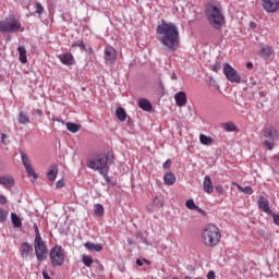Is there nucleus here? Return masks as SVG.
I'll return each instance as SVG.
<instances>
[{
    "label": "nucleus",
    "instance_id": "nucleus-49",
    "mask_svg": "<svg viewBox=\"0 0 279 279\" xmlns=\"http://www.w3.org/2000/svg\"><path fill=\"white\" fill-rule=\"evenodd\" d=\"M8 138V135H5V133L1 134V143H3L5 145V140Z\"/></svg>",
    "mask_w": 279,
    "mask_h": 279
},
{
    "label": "nucleus",
    "instance_id": "nucleus-4",
    "mask_svg": "<svg viewBox=\"0 0 279 279\" xmlns=\"http://www.w3.org/2000/svg\"><path fill=\"white\" fill-rule=\"evenodd\" d=\"M221 241V230L216 225H206L202 231V242L207 247H216Z\"/></svg>",
    "mask_w": 279,
    "mask_h": 279
},
{
    "label": "nucleus",
    "instance_id": "nucleus-30",
    "mask_svg": "<svg viewBox=\"0 0 279 279\" xmlns=\"http://www.w3.org/2000/svg\"><path fill=\"white\" fill-rule=\"evenodd\" d=\"M199 141H201L202 145H210L213 143V138L208 137L204 134L199 135Z\"/></svg>",
    "mask_w": 279,
    "mask_h": 279
},
{
    "label": "nucleus",
    "instance_id": "nucleus-38",
    "mask_svg": "<svg viewBox=\"0 0 279 279\" xmlns=\"http://www.w3.org/2000/svg\"><path fill=\"white\" fill-rule=\"evenodd\" d=\"M35 8H36V10H35L36 14H40L44 11L43 4H40L38 2L35 4Z\"/></svg>",
    "mask_w": 279,
    "mask_h": 279
},
{
    "label": "nucleus",
    "instance_id": "nucleus-37",
    "mask_svg": "<svg viewBox=\"0 0 279 279\" xmlns=\"http://www.w3.org/2000/svg\"><path fill=\"white\" fill-rule=\"evenodd\" d=\"M33 228L35 230V239H43L40 235V230H38V225L34 223Z\"/></svg>",
    "mask_w": 279,
    "mask_h": 279
},
{
    "label": "nucleus",
    "instance_id": "nucleus-39",
    "mask_svg": "<svg viewBox=\"0 0 279 279\" xmlns=\"http://www.w3.org/2000/svg\"><path fill=\"white\" fill-rule=\"evenodd\" d=\"M211 71H214L215 73H219V71H221V65L219 64H213L211 65Z\"/></svg>",
    "mask_w": 279,
    "mask_h": 279
},
{
    "label": "nucleus",
    "instance_id": "nucleus-40",
    "mask_svg": "<svg viewBox=\"0 0 279 279\" xmlns=\"http://www.w3.org/2000/svg\"><path fill=\"white\" fill-rule=\"evenodd\" d=\"M108 173H110V170H107L105 173H100L102 178H105L106 182L110 184V177H108Z\"/></svg>",
    "mask_w": 279,
    "mask_h": 279
},
{
    "label": "nucleus",
    "instance_id": "nucleus-13",
    "mask_svg": "<svg viewBox=\"0 0 279 279\" xmlns=\"http://www.w3.org/2000/svg\"><path fill=\"white\" fill-rule=\"evenodd\" d=\"M34 253V247L27 242L22 243L20 248V254L22 258H29L32 254Z\"/></svg>",
    "mask_w": 279,
    "mask_h": 279
},
{
    "label": "nucleus",
    "instance_id": "nucleus-34",
    "mask_svg": "<svg viewBox=\"0 0 279 279\" xmlns=\"http://www.w3.org/2000/svg\"><path fill=\"white\" fill-rule=\"evenodd\" d=\"M8 210L0 208V223H3L8 219Z\"/></svg>",
    "mask_w": 279,
    "mask_h": 279
},
{
    "label": "nucleus",
    "instance_id": "nucleus-36",
    "mask_svg": "<svg viewBox=\"0 0 279 279\" xmlns=\"http://www.w3.org/2000/svg\"><path fill=\"white\" fill-rule=\"evenodd\" d=\"M72 47H80V49H86V45L84 44V40H76L72 44Z\"/></svg>",
    "mask_w": 279,
    "mask_h": 279
},
{
    "label": "nucleus",
    "instance_id": "nucleus-44",
    "mask_svg": "<svg viewBox=\"0 0 279 279\" xmlns=\"http://www.w3.org/2000/svg\"><path fill=\"white\" fill-rule=\"evenodd\" d=\"M56 186L57 189H62V186H64V180H59L57 183H56Z\"/></svg>",
    "mask_w": 279,
    "mask_h": 279
},
{
    "label": "nucleus",
    "instance_id": "nucleus-55",
    "mask_svg": "<svg viewBox=\"0 0 279 279\" xmlns=\"http://www.w3.org/2000/svg\"><path fill=\"white\" fill-rule=\"evenodd\" d=\"M267 94L263 90L259 92V97H265Z\"/></svg>",
    "mask_w": 279,
    "mask_h": 279
},
{
    "label": "nucleus",
    "instance_id": "nucleus-26",
    "mask_svg": "<svg viewBox=\"0 0 279 279\" xmlns=\"http://www.w3.org/2000/svg\"><path fill=\"white\" fill-rule=\"evenodd\" d=\"M221 128L225 132H236V124L234 122H225L221 124Z\"/></svg>",
    "mask_w": 279,
    "mask_h": 279
},
{
    "label": "nucleus",
    "instance_id": "nucleus-24",
    "mask_svg": "<svg viewBox=\"0 0 279 279\" xmlns=\"http://www.w3.org/2000/svg\"><path fill=\"white\" fill-rule=\"evenodd\" d=\"M138 106L142 110H145L146 112L151 111V102H149V100L145 98L140 99Z\"/></svg>",
    "mask_w": 279,
    "mask_h": 279
},
{
    "label": "nucleus",
    "instance_id": "nucleus-45",
    "mask_svg": "<svg viewBox=\"0 0 279 279\" xmlns=\"http://www.w3.org/2000/svg\"><path fill=\"white\" fill-rule=\"evenodd\" d=\"M272 219H274L276 226H279V215L272 214Z\"/></svg>",
    "mask_w": 279,
    "mask_h": 279
},
{
    "label": "nucleus",
    "instance_id": "nucleus-35",
    "mask_svg": "<svg viewBox=\"0 0 279 279\" xmlns=\"http://www.w3.org/2000/svg\"><path fill=\"white\" fill-rule=\"evenodd\" d=\"M185 206L189 208V210H195V208H197V205H195V201H193V198L186 201Z\"/></svg>",
    "mask_w": 279,
    "mask_h": 279
},
{
    "label": "nucleus",
    "instance_id": "nucleus-15",
    "mask_svg": "<svg viewBox=\"0 0 279 279\" xmlns=\"http://www.w3.org/2000/svg\"><path fill=\"white\" fill-rule=\"evenodd\" d=\"M59 60L62 62V64H65L66 66H72V64H75V59L71 53L59 54Z\"/></svg>",
    "mask_w": 279,
    "mask_h": 279
},
{
    "label": "nucleus",
    "instance_id": "nucleus-10",
    "mask_svg": "<svg viewBox=\"0 0 279 279\" xmlns=\"http://www.w3.org/2000/svg\"><path fill=\"white\" fill-rule=\"evenodd\" d=\"M21 158L23 167L25 168V171L28 175V178H34V180H38V174L36 173V170L32 167V163L29 162V157H27V154L24 151H21Z\"/></svg>",
    "mask_w": 279,
    "mask_h": 279
},
{
    "label": "nucleus",
    "instance_id": "nucleus-32",
    "mask_svg": "<svg viewBox=\"0 0 279 279\" xmlns=\"http://www.w3.org/2000/svg\"><path fill=\"white\" fill-rule=\"evenodd\" d=\"M94 213L97 215V217H104V205L97 204L95 206Z\"/></svg>",
    "mask_w": 279,
    "mask_h": 279
},
{
    "label": "nucleus",
    "instance_id": "nucleus-21",
    "mask_svg": "<svg viewBox=\"0 0 279 279\" xmlns=\"http://www.w3.org/2000/svg\"><path fill=\"white\" fill-rule=\"evenodd\" d=\"M17 51L20 53V62L27 64V50L24 46H19Z\"/></svg>",
    "mask_w": 279,
    "mask_h": 279
},
{
    "label": "nucleus",
    "instance_id": "nucleus-51",
    "mask_svg": "<svg viewBox=\"0 0 279 279\" xmlns=\"http://www.w3.org/2000/svg\"><path fill=\"white\" fill-rule=\"evenodd\" d=\"M246 69H254V63L247 62L246 63Z\"/></svg>",
    "mask_w": 279,
    "mask_h": 279
},
{
    "label": "nucleus",
    "instance_id": "nucleus-31",
    "mask_svg": "<svg viewBox=\"0 0 279 279\" xmlns=\"http://www.w3.org/2000/svg\"><path fill=\"white\" fill-rule=\"evenodd\" d=\"M239 191H241V193H245L246 195H252V193H254V190H252V186H241V185H236Z\"/></svg>",
    "mask_w": 279,
    "mask_h": 279
},
{
    "label": "nucleus",
    "instance_id": "nucleus-8",
    "mask_svg": "<svg viewBox=\"0 0 279 279\" xmlns=\"http://www.w3.org/2000/svg\"><path fill=\"white\" fill-rule=\"evenodd\" d=\"M222 69L228 82H231L232 84H241V75H239V72L234 70L230 63H223Z\"/></svg>",
    "mask_w": 279,
    "mask_h": 279
},
{
    "label": "nucleus",
    "instance_id": "nucleus-57",
    "mask_svg": "<svg viewBox=\"0 0 279 279\" xmlns=\"http://www.w3.org/2000/svg\"><path fill=\"white\" fill-rule=\"evenodd\" d=\"M172 80H178V76H175V74H173Z\"/></svg>",
    "mask_w": 279,
    "mask_h": 279
},
{
    "label": "nucleus",
    "instance_id": "nucleus-18",
    "mask_svg": "<svg viewBox=\"0 0 279 279\" xmlns=\"http://www.w3.org/2000/svg\"><path fill=\"white\" fill-rule=\"evenodd\" d=\"M272 54L274 50L269 46H264L259 51V56L260 58H264V60H269V58H271Z\"/></svg>",
    "mask_w": 279,
    "mask_h": 279
},
{
    "label": "nucleus",
    "instance_id": "nucleus-5",
    "mask_svg": "<svg viewBox=\"0 0 279 279\" xmlns=\"http://www.w3.org/2000/svg\"><path fill=\"white\" fill-rule=\"evenodd\" d=\"M0 32L2 34H14L16 32H25L21 20L16 19L14 15L7 17L3 21H0Z\"/></svg>",
    "mask_w": 279,
    "mask_h": 279
},
{
    "label": "nucleus",
    "instance_id": "nucleus-54",
    "mask_svg": "<svg viewBox=\"0 0 279 279\" xmlns=\"http://www.w3.org/2000/svg\"><path fill=\"white\" fill-rule=\"evenodd\" d=\"M128 243H129V245H132V243H134V240H132L131 238H128Z\"/></svg>",
    "mask_w": 279,
    "mask_h": 279
},
{
    "label": "nucleus",
    "instance_id": "nucleus-1",
    "mask_svg": "<svg viewBox=\"0 0 279 279\" xmlns=\"http://www.w3.org/2000/svg\"><path fill=\"white\" fill-rule=\"evenodd\" d=\"M156 34L159 43L167 51L171 53L178 51L180 47V28L175 23L162 20L161 23L157 25Z\"/></svg>",
    "mask_w": 279,
    "mask_h": 279
},
{
    "label": "nucleus",
    "instance_id": "nucleus-56",
    "mask_svg": "<svg viewBox=\"0 0 279 279\" xmlns=\"http://www.w3.org/2000/svg\"><path fill=\"white\" fill-rule=\"evenodd\" d=\"M250 27H252V28L254 29V27H256V23L251 22V23H250Z\"/></svg>",
    "mask_w": 279,
    "mask_h": 279
},
{
    "label": "nucleus",
    "instance_id": "nucleus-19",
    "mask_svg": "<svg viewBox=\"0 0 279 279\" xmlns=\"http://www.w3.org/2000/svg\"><path fill=\"white\" fill-rule=\"evenodd\" d=\"M203 189H204L205 193H213L215 187H213V180L210 179L209 175H206L204 178Z\"/></svg>",
    "mask_w": 279,
    "mask_h": 279
},
{
    "label": "nucleus",
    "instance_id": "nucleus-29",
    "mask_svg": "<svg viewBox=\"0 0 279 279\" xmlns=\"http://www.w3.org/2000/svg\"><path fill=\"white\" fill-rule=\"evenodd\" d=\"M66 129L69 130V132H72V134H76V132H80V125H77L76 123L68 122Z\"/></svg>",
    "mask_w": 279,
    "mask_h": 279
},
{
    "label": "nucleus",
    "instance_id": "nucleus-17",
    "mask_svg": "<svg viewBox=\"0 0 279 279\" xmlns=\"http://www.w3.org/2000/svg\"><path fill=\"white\" fill-rule=\"evenodd\" d=\"M47 178L50 182H56V178H58V165H52L49 167Z\"/></svg>",
    "mask_w": 279,
    "mask_h": 279
},
{
    "label": "nucleus",
    "instance_id": "nucleus-52",
    "mask_svg": "<svg viewBox=\"0 0 279 279\" xmlns=\"http://www.w3.org/2000/svg\"><path fill=\"white\" fill-rule=\"evenodd\" d=\"M136 265H137L138 267H143V260L136 259Z\"/></svg>",
    "mask_w": 279,
    "mask_h": 279
},
{
    "label": "nucleus",
    "instance_id": "nucleus-22",
    "mask_svg": "<svg viewBox=\"0 0 279 279\" xmlns=\"http://www.w3.org/2000/svg\"><path fill=\"white\" fill-rule=\"evenodd\" d=\"M163 182L168 186H172V184H175V174H173L172 172H167L163 175Z\"/></svg>",
    "mask_w": 279,
    "mask_h": 279
},
{
    "label": "nucleus",
    "instance_id": "nucleus-9",
    "mask_svg": "<svg viewBox=\"0 0 279 279\" xmlns=\"http://www.w3.org/2000/svg\"><path fill=\"white\" fill-rule=\"evenodd\" d=\"M264 137L268 138L264 141V147L271 151V149H274V141L278 138V131H276L274 126H268L264 130Z\"/></svg>",
    "mask_w": 279,
    "mask_h": 279
},
{
    "label": "nucleus",
    "instance_id": "nucleus-28",
    "mask_svg": "<svg viewBox=\"0 0 279 279\" xmlns=\"http://www.w3.org/2000/svg\"><path fill=\"white\" fill-rule=\"evenodd\" d=\"M19 123H21L22 125H27V123H29V116H27L23 111H20V113H19Z\"/></svg>",
    "mask_w": 279,
    "mask_h": 279
},
{
    "label": "nucleus",
    "instance_id": "nucleus-27",
    "mask_svg": "<svg viewBox=\"0 0 279 279\" xmlns=\"http://www.w3.org/2000/svg\"><path fill=\"white\" fill-rule=\"evenodd\" d=\"M11 220L15 228H21L23 226V221H21V218L19 217V215L14 213L11 214Z\"/></svg>",
    "mask_w": 279,
    "mask_h": 279
},
{
    "label": "nucleus",
    "instance_id": "nucleus-6",
    "mask_svg": "<svg viewBox=\"0 0 279 279\" xmlns=\"http://www.w3.org/2000/svg\"><path fill=\"white\" fill-rule=\"evenodd\" d=\"M66 255L62 248V245L57 244L50 250V264L52 267H62Z\"/></svg>",
    "mask_w": 279,
    "mask_h": 279
},
{
    "label": "nucleus",
    "instance_id": "nucleus-48",
    "mask_svg": "<svg viewBox=\"0 0 279 279\" xmlns=\"http://www.w3.org/2000/svg\"><path fill=\"white\" fill-rule=\"evenodd\" d=\"M216 191H217V193L223 194V186L217 185V186H216Z\"/></svg>",
    "mask_w": 279,
    "mask_h": 279
},
{
    "label": "nucleus",
    "instance_id": "nucleus-2",
    "mask_svg": "<svg viewBox=\"0 0 279 279\" xmlns=\"http://www.w3.org/2000/svg\"><path fill=\"white\" fill-rule=\"evenodd\" d=\"M114 162V157L110 153H96L92 155L87 161L86 166L93 171H98L99 173H106L110 171V165Z\"/></svg>",
    "mask_w": 279,
    "mask_h": 279
},
{
    "label": "nucleus",
    "instance_id": "nucleus-3",
    "mask_svg": "<svg viewBox=\"0 0 279 279\" xmlns=\"http://www.w3.org/2000/svg\"><path fill=\"white\" fill-rule=\"evenodd\" d=\"M207 20L214 29H221L226 23V16L221 11V4L209 3L206 5Z\"/></svg>",
    "mask_w": 279,
    "mask_h": 279
},
{
    "label": "nucleus",
    "instance_id": "nucleus-50",
    "mask_svg": "<svg viewBox=\"0 0 279 279\" xmlns=\"http://www.w3.org/2000/svg\"><path fill=\"white\" fill-rule=\"evenodd\" d=\"M155 204H157L159 208H162V203L158 201V198H155Z\"/></svg>",
    "mask_w": 279,
    "mask_h": 279
},
{
    "label": "nucleus",
    "instance_id": "nucleus-43",
    "mask_svg": "<svg viewBox=\"0 0 279 279\" xmlns=\"http://www.w3.org/2000/svg\"><path fill=\"white\" fill-rule=\"evenodd\" d=\"M194 210H197L199 215H202L203 217L206 216V211L204 209H202L199 206H196V208H194Z\"/></svg>",
    "mask_w": 279,
    "mask_h": 279
},
{
    "label": "nucleus",
    "instance_id": "nucleus-42",
    "mask_svg": "<svg viewBox=\"0 0 279 279\" xmlns=\"http://www.w3.org/2000/svg\"><path fill=\"white\" fill-rule=\"evenodd\" d=\"M0 204H1L2 206H5V204H8V198H5L4 195H0Z\"/></svg>",
    "mask_w": 279,
    "mask_h": 279
},
{
    "label": "nucleus",
    "instance_id": "nucleus-7",
    "mask_svg": "<svg viewBox=\"0 0 279 279\" xmlns=\"http://www.w3.org/2000/svg\"><path fill=\"white\" fill-rule=\"evenodd\" d=\"M34 247H35V254L37 260L39 263H43L44 260H47V244H45V241H43V238H38L34 240Z\"/></svg>",
    "mask_w": 279,
    "mask_h": 279
},
{
    "label": "nucleus",
    "instance_id": "nucleus-41",
    "mask_svg": "<svg viewBox=\"0 0 279 279\" xmlns=\"http://www.w3.org/2000/svg\"><path fill=\"white\" fill-rule=\"evenodd\" d=\"M163 169H169L171 167V159H167L163 165H162Z\"/></svg>",
    "mask_w": 279,
    "mask_h": 279
},
{
    "label": "nucleus",
    "instance_id": "nucleus-25",
    "mask_svg": "<svg viewBox=\"0 0 279 279\" xmlns=\"http://www.w3.org/2000/svg\"><path fill=\"white\" fill-rule=\"evenodd\" d=\"M116 117L119 119V121H125L128 119V113H125V109L118 107L116 109Z\"/></svg>",
    "mask_w": 279,
    "mask_h": 279
},
{
    "label": "nucleus",
    "instance_id": "nucleus-14",
    "mask_svg": "<svg viewBox=\"0 0 279 279\" xmlns=\"http://www.w3.org/2000/svg\"><path fill=\"white\" fill-rule=\"evenodd\" d=\"M258 208L266 213V215H272L271 208H269V201L263 196L258 199Z\"/></svg>",
    "mask_w": 279,
    "mask_h": 279
},
{
    "label": "nucleus",
    "instance_id": "nucleus-58",
    "mask_svg": "<svg viewBox=\"0 0 279 279\" xmlns=\"http://www.w3.org/2000/svg\"><path fill=\"white\" fill-rule=\"evenodd\" d=\"M277 162H279V156L277 157Z\"/></svg>",
    "mask_w": 279,
    "mask_h": 279
},
{
    "label": "nucleus",
    "instance_id": "nucleus-11",
    "mask_svg": "<svg viewBox=\"0 0 279 279\" xmlns=\"http://www.w3.org/2000/svg\"><path fill=\"white\" fill-rule=\"evenodd\" d=\"M262 5L266 12L274 14L278 12L279 1L278 0H262Z\"/></svg>",
    "mask_w": 279,
    "mask_h": 279
},
{
    "label": "nucleus",
    "instance_id": "nucleus-33",
    "mask_svg": "<svg viewBox=\"0 0 279 279\" xmlns=\"http://www.w3.org/2000/svg\"><path fill=\"white\" fill-rule=\"evenodd\" d=\"M82 260L85 267H90L93 265V257L88 255H83Z\"/></svg>",
    "mask_w": 279,
    "mask_h": 279
},
{
    "label": "nucleus",
    "instance_id": "nucleus-12",
    "mask_svg": "<svg viewBox=\"0 0 279 279\" xmlns=\"http://www.w3.org/2000/svg\"><path fill=\"white\" fill-rule=\"evenodd\" d=\"M105 60L106 62H109V64H113L114 60H117V50L111 46L105 48Z\"/></svg>",
    "mask_w": 279,
    "mask_h": 279
},
{
    "label": "nucleus",
    "instance_id": "nucleus-47",
    "mask_svg": "<svg viewBox=\"0 0 279 279\" xmlns=\"http://www.w3.org/2000/svg\"><path fill=\"white\" fill-rule=\"evenodd\" d=\"M43 278L44 279H51V277L49 276V272H47L46 270H43Z\"/></svg>",
    "mask_w": 279,
    "mask_h": 279
},
{
    "label": "nucleus",
    "instance_id": "nucleus-46",
    "mask_svg": "<svg viewBox=\"0 0 279 279\" xmlns=\"http://www.w3.org/2000/svg\"><path fill=\"white\" fill-rule=\"evenodd\" d=\"M215 278H216L215 271L211 270L207 274V279H215Z\"/></svg>",
    "mask_w": 279,
    "mask_h": 279
},
{
    "label": "nucleus",
    "instance_id": "nucleus-23",
    "mask_svg": "<svg viewBox=\"0 0 279 279\" xmlns=\"http://www.w3.org/2000/svg\"><path fill=\"white\" fill-rule=\"evenodd\" d=\"M85 247L87 250H89V252H101V250H104V245L95 244V243H92V242H86Z\"/></svg>",
    "mask_w": 279,
    "mask_h": 279
},
{
    "label": "nucleus",
    "instance_id": "nucleus-53",
    "mask_svg": "<svg viewBox=\"0 0 279 279\" xmlns=\"http://www.w3.org/2000/svg\"><path fill=\"white\" fill-rule=\"evenodd\" d=\"M36 114H38L39 117H43V111L40 109H37Z\"/></svg>",
    "mask_w": 279,
    "mask_h": 279
},
{
    "label": "nucleus",
    "instance_id": "nucleus-20",
    "mask_svg": "<svg viewBox=\"0 0 279 279\" xmlns=\"http://www.w3.org/2000/svg\"><path fill=\"white\" fill-rule=\"evenodd\" d=\"M0 184L7 186V189H12L14 186V178L12 175L1 177Z\"/></svg>",
    "mask_w": 279,
    "mask_h": 279
},
{
    "label": "nucleus",
    "instance_id": "nucleus-16",
    "mask_svg": "<svg viewBox=\"0 0 279 279\" xmlns=\"http://www.w3.org/2000/svg\"><path fill=\"white\" fill-rule=\"evenodd\" d=\"M175 104L179 106V108H182V106H186V93L185 92H178L174 95Z\"/></svg>",
    "mask_w": 279,
    "mask_h": 279
}]
</instances>
